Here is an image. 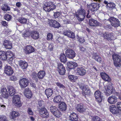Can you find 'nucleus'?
Segmentation results:
<instances>
[{"mask_svg": "<svg viewBox=\"0 0 121 121\" xmlns=\"http://www.w3.org/2000/svg\"><path fill=\"white\" fill-rule=\"evenodd\" d=\"M87 12V13L86 15V11L81 7L78 10L76 13V15L78 20L79 21H83L84 19L86 16L87 18H90L91 17L90 15H89V10H88Z\"/></svg>", "mask_w": 121, "mask_h": 121, "instance_id": "f257e3e1", "label": "nucleus"}, {"mask_svg": "<svg viewBox=\"0 0 121 121\" xmlns=\"http://www.w3.org/2000/svg\"><path fill=\"white\" fill-rule=\"evenodd\" d=\"M0 121H7V120L5 116H0Z\"/></svg>", "mask_w": 121, "mask_h": 121, "instance_id": "5fc2aeb1", "label": "nucleus"}, {"mask_svg": "<svg viewBox=\"0 0 121 121\" xmlns=\"http://www.w3.org/2000/svg\"><path fill=\"white\" fill-rule=\"evenodd\" d=\"M60 61L64 63H65L67 61V58L65 54L64 53L61 54L60 56Z\"/></svg>", "mask_w": 121, "mask_h": 121, "instance_id": "e433bc0d", "label": "nucleus"}, {"mask_svg": "<svg viewBox=\"0 0 121 121\" xmlns=\"http://www.w3.org/2000/svg\"><path fill=\"white\" fill-rule=\"evenodd\" d=\"M60 70H58L59 74L61 75H64L65 73V68H63Z\"/></svg>", "mask_w": 121, "mask_h": 121, "instance_id": "09e8293b", "label": "nucleus"}, {"mask_svg": "<svg viewBox=\"0 0 121 121\" xmlns=\"http://www.w3.org/2000/svg\"><path fill=\"white\" fill-rule=\"evenodd\" d=\"M77 70L78 74L81 76H84L86 74V71L82 67H78Z\"/></svg>", "mask_w": 121, "mask_h": 121, "instance_id": "dca6fc26", "label": "nucleus"}, {"mask_svg": "<svg viewBox=\"0 0 121 121\" xmlns=\"http://www.w3.org/2000/svg\"><path fill=\"white\" fill-rule=\"evenodd\" d=\"M45 74V73L44 71H40L38 72L37 74V76L39 79L43 78Z\"/></svg>", "mask_w": 121, "mask_h": 121, "instance_id": "f704fd0d", "label": "nucleus"}, {"mask_svg": "<svg viewBox=\"0 0 121 121\" xmlns=\"http://www.w3.org/2000/svg\"><path fill=\"white\" fill-rule=\"evenodd\" d=\"M69 79L71 81L73 82H75L78 79V77L77 76L72 75H70L69 76Z\"/></svg>", "mask_w": 121, "mask_h": 121, "instance_id": "ea45409f", "label": "nucleus"}, {"mask_svg": "<svg viewBox=\"0 0 121 121\" xmlns=\"http://www.w3.org/2000/svg\"><path fill=\"white\" fill-rule=\"evenodd\" d=\"M30 36H31V32L28 31L23 34V37H27Z\"/></svg>", "mask_w": 121, "mask_h": 121, "instance_id": "864d4df0", "label": "nucleus"}, {"mask_svg": "<svg viewBox=\"0 0 121 121\" xmlns=\"http://www.w3.org/2000/svg\"><path fill=\"white\" fill-rule=\"evenodd\" d=\"M114 90L113 86L109 85L107 87L106 91H105L106 95L108 96L112 93Z\"/></svg>", "mask_w": 121, "mask_h": 121, "instance_id": "412c9836", "label": "nucleus"}, {"mask_svg": "<svg viewBox=\"0 0 121 121\" xmlns=\"http://www.w3.org/2000/svg\"><path fill=\"white\" fill-rule=\"evenodd\" d=\"M13 102L14 104L17 107H20L22 105L20 98L18 95H15L13 96Z\"/></svg>", "mask_w": 121, "mask_h": 121, "instance_id": "423d86ee", "label": "nucleus"}, {"mask_svg": "<svg viewBox=\"0 0 121 121\" xmlns=\"http://www.w3.org/2000/svg\"><path fill=\"white\" fill-rule=\"evenodd\" d=\"M10 9V8L7 4H5L3 5L2 7V10L4 11L9 10Z\"/></svg>", "mask_w": 121, "mask_h": 121, "instance_id": "a19ab883", "label": "nucleus"}, {"mask_svg": "<svg viewBox=\"0 0 121 121\" xmlns=\"http://www.w3.org/2000/svg\"><path fill=\"white\" fill-rule=\"evenodd\" d=\"M55 8L56 6L53 3L50 2L45 3L43 7V9L48 12L53 11Z\"/></svg>", "mask_w": 121, "mask_h": 121, "instance_id": "7ed1b4c3", "label": "nucleus"}, {"mask_svg": "<svg viewBox=\"0 0 121 121\" xmlns=\"http://www.w3.org/2000/svg\"><path fill=\"white\" fill-rule=\"evenodd\" d=\"M76 108L78 111L80 113H83L85 111V109L84 108L83 105L82 104H80L77 105Z\"/></svg>", "mask_w": 121, "mask_h": 121, "instance_id": "c756f323", "label": "nucleus"}, {"mask_svg": "<svg viewBox=\"0 0 121 121\" xmlns=\"http://www.w3.org/2000/svg\"><path fill=\"white\" fill-rule=\"evenodd\" d=\"M12 17L9 14H6L4 16V19L7 21H9L10 20Z\"/></svg>", "mask_w": 121, "mask_h": 121, "instance_id": "49530a36", "label": "nucleus"}, {"mask_svg": "<svg viewBox=\"0 0 121 121\" xmlns=\"http://www.w3.org/2000/svg\"><path fill=\"white\" fill-rule=\"evenodd\" d=\"M58 109L56 107L53 105L51 106L50 107V111L53 114Z\"/></svg>", "mask_w": 121, "mask_h": 121, "instance_id": "79ce46f5", "label": "nucleus"}, {"mask_svg": "<svg viewBox=\"0 0 121 121\" xmlns=\"http://www.w3.org/2000/svg\"><path fill=\"white\" fill-rule=\"evenodd\" d=\"M93 121H100V118L98 116H95L93 117L92 118Z\"/></svg>", "mask_w": 121, "mask_h": 121, "instance_id": "603ef678", "label": "nucleus"}, {"mask_svg": "<svg viewBox=\"0 0 121 121\" xmlns=\"http://www.w3.org/2000/svg\"><path fill=\"white\" fill-rule=\"evenodd\" d=\"M27 20L23 17H22L19 19L18 21L22 24H26L27 22Z\"/></svg>", "mask_w": 121, "mask_h": 121, "instance_id": "37998d69", "label": "nucleus"}, {"mask_svg": "<svg viewBox=\"0 0 121 121\" xmlns=\"http://www.w3.org/2000/svg\"><path fill=\"white\" fill-rule=\"evenodd\" d=\"M93 58L95 59L99 63H101L102 61V59L96 53L93 54Z\"/></svg>", "mask_w": 121, "mask_h": 121, "instance_id": "c9c22d12", "label": "nucleus"}, {"mask_svg": "<svg viewBox=\"0 0 121 121\" xmlns=\"http://www.w3.org/2000/svg\"><path fill=\"white\" fill-rule=\"evenodd\" d=\"M112 56L115 65L117 67H119L121 64V57L116 54H113Z\"/></svg>", "mask_w": 121, "mask_h": 121, "instance_id": "20e7f679", "label": "nucleus"}, {"mask_svg": "<svg viewBox=\"0 0 121 121\" xmlns=\"http://www.w3.org/2000/svg\"><path fill=\"white\" fill-rule=\"evenodd\" d=\"M108 20L111 23V25L112 26L117 27L120 26V22L118 19L112 17H110Z\"/></svg>", "mask_w": 121, "mask_h": 121, "instance_id": "39448f33", "label": "nucleus"}, {"mask_svg": "<svg viewBox=\"0 0 121 121\" xmlns=\"http://www.w3.org/2000/svg\"><path fill=\"white\" fill-rule=\"evenodd\" d=\"M14 57V55L10 50L7 52L0 51V59L1 60L11 61Z\"/></svg>", "mask_w": 121, "mask_h": 121, "instance_id": "f03ea898", "label": "nucleus"}, {"mask_svg": "<svg viewBox=\"0 0 121 121\" xmlns=\"http://www.w3.org/2000/svg\"><path fill=\"white\" fill-rule=\"evenodd\" d=\"M100 5V3H92L88 5L87 7L92 12H94L98 10Z\"/></svg>", "mask_w": 121, "mask_h": 121, "instance_id": "0eeeda50", "label": "nucleus"}, {"mask_svg": "<svg viewBox=\"0 0 121 121\" xmlns=\"http://www.w3.org/2000/svg\"><path fill=\"white\" fill-rule=\"evenodd\" d=\"M80 49L82 52H84L85 50V49L82 46L80 47Z\"/></svg>", "mask_w": 121, "mask_h": 121, "instance_id": "69168bd1", "label": "nucleus"}, {"mask_svg": "<svg viewBox=\"0 0 121 121\" xmlns=\"http://www.w3.org/2000/svg\"><path fill=\"white\" fill-rule=\"evenodd\" d=\"M8 90L9 95L11 96L14 95L16 92V90L12 86L9 87Z\"/></svg>", "mask_w": 121, "mask_h": 121, "instance_id": "7c9ffc66", "label": "nucleus"}, {"mask_svg": "<svg viewBox=\"0 0 121 121\" xmlns=\"http://www.w3.org/2000/svg\"><path fill=\"white\" fill-rule=\"evenodd\" d=\"M1 24L4 26H6L7 25V23L5 21H3L2 22Z\"/></svg>", "mask_w": 121, "mask_h": 121, "instance_id": "338daca9", "label": "nucleus"}, {"mask_svg": "<svg viewBox=\"0 0 121 121\" xmlns=\"http://www.w3.org/2000/svg\"><path fill=\"white\" fill-rule=\"evenodd\" d=\"M1 94L2 96L4 98H7L8 95L6 89L5 88H2L1 90Z\"/></svg>", "mask_w": 121, "mask_h": 121, "instance_id": "c85d7f7f", "label": "nucleus"}, {"mask_svg": "<svg viewBox=\"0 0 121 121\" xmlns=\"http://www.w3.org/2000/svg\"><path fill=\"white\" fill-rule=\"evenodd\" d=\"M117 97L114 95H112L108 98V101L110 104H114L117 102Z\"/></svg>", "mask_w": 121, "mask_h": 121, "instance_id": "4468645a", "label": "nucleus"}, {"mask_svg": "<svg viewBox=\"0 0 121 121\" xmlns=\"http://www.w3.org/2000/svg\"><path fill=\"white\" fill-rule=\"evenodd\" d=\"M43 101H39L38 102V104L40 107L42 106Z\"/></svg>", "mask_w": 121, "mask_h": 121, "instance_id": "774afa93", "label": "nucleus"}, {"mask_svg": "<svg viewBox=\"0 0 121 121\" xmlns=\"http://www.w3.org/2000/svg\"><path fill=\"white\" fill-rule=\"evenodd\" d=\"M83 91L82 94L89 95H90L91 91L87 86H84L82 88Z\"/></svg>", "mask_w": 121, "mask_h": 121, "instance_id": "4be33fe9", "label": "nucleus"}, {"mask_svg": "<svg viewBox=\"0 0 121 121\" xmlns=\"http://www.w3.org/2000/svg\"><path fill=\"white\" fill-rule=\"evenodd\" d=\"M57 68H58V70H60L63 68H65V67L63 66V65L61 63L58 64Z\"/></svg>", "mask_w": 121, "mask_h": 121, "instance_id": "de8ad7c7", "label": "nucleus"}, {"mask_svg": "<svg viewBox=\"0 0 121 121\" xmlns=\"http://www.w3.org/2000/svg\"><path fill=\"white\" fill-rule=\"evenodd\" d=\"M109 109L110 112L113 114H117L119 110L115 105H112L110 107Z\"/></svg>", "mask_w": 121, "mask_h": 121, "instance_id": "2f4dec72", "label": "nucleus"}, {"mask_svg": "<svg viewBox=\"0 0 121 121\" xmlns=\"http://www.w3.org/2000/svg\"><path fill=\"white\" fill-rule=\"evenodd\" d=\"M45 92L48 98L53 94V91L52 89L49 88L46 90Z\"/></svg>", "mask_w": 121, "mask_h": 121, "instance_id": "72a5a7b5", "label": "nucleus"}, {"mask_svg": "<svg viewBox=\"0 0 121 121\" xmlns=\"http://www.w3.org/2000/svg\"><path fill=\"white\" fill-rule=\"evenodd\" d=\"M4 73L8 75H11L13 73V69L10 66L6 65L4 67Z\"/></svg>", "mask_w": 121, "mask_h": 121, "instance_id": "2eb2a0df", "label": "nucleus"}, {"mask_svg": "<svg viewBox=\"0 0 121 121\" xmlns=\"http://www.w3.org/2000/svg\"><path fill=\"white\" fill-rule=\"evenodd\" d=\"M117 107L118 109L121 111V102H117Z\"/></svg>", "mask_w": 121, "mask_h": 121, "instance_id": "4d7b16f0", "label": "nucleus"}, {"mask_svg": "<svg viewBox=\"0 0 121 121\" xmlns=\"http://www.w3.org/2000/svg\"><path fill=\"white\" fill-rule=\"evenodd\" d=\"M24 93L25 95L28 99H30L32 96V93L28 88H27L25 89Z\"/></svg>", "mask_w": 121, "mask_h": 121, "instance_id": "f3484780", "label": "nucleus"}, {"mask_svg": "<svg viewBox=\"0 0 121 121\" xmlns=\"http://www.w3.org/2000/svg\"><path fill=\"white\" fill-rule=\"evenodd\" d=\"M67 67L69 69H72L77 67V63L74 62H70L67 63Z\"/></svg>", "mask_w": 121, "mask_h": 121, "instance_id": "cd10ccee", "label": "nucleus"}, {"mask_svg": "<svg viewBox=\"0 0 121 121\" xmlns=\"http://www.w3.org/2000/svg\"><path fill=\"white\" fill-rule=\"evenodd\" d=\"M103 37L107 40H111L113 38V34L112 33L105 32L103 33Z\"/></svg>", "mask_w": 121, "mask_h": 121, "instance_id": "f8f14e48", "label": "nucleus"}, {"mask_svg": "<svg viewBox=\"0 0 121 121\" xmlns=\"http://www.w3.org/2000/svg\"><path fill=\"white\" fill-rule=\"evenodd\" d=\"M4 47L6 49H10L12 47V44L10 41L5 40L3 43Z\"/></svg>", "mask_w": 121, "mask_h": 121, "instance_id": "6ab92c4d", "label": "nucleus"}, {"mask_svg": "<svg viewBox=\"0 0 121 121\" xmlns=\"http://www.w3.org/2000/svg\"><path fill=\"white\" fill-rule=\"evenodd\" d=\"M18 62L19 66L22 69H26L28 66L27 63L25 61L20 60Z\"/></svg>", "mask_w": 121, "mask_h": 121, "instance_id": "bb28decb", "label": "nucleus"}, {"mask_svg": "<svg viewBox=\"0 0 121 121\" xmlns=\"http://www.w3.org/2000/svg\"><path fill=\"white\" fill-rule=\"evenodd\" d=\"M39 113L40 116L43 118H46L49 116V114L47 109L43 108L39 110Z\"/></svg>", "mask_w": 121, "mask_h": 121, "instance_id": "1a4fd4ad", "label": "nucleus"}, {"mask_svg": "<svg viewBox=\"0 0 121 121\" xmlns=\"http://www.w3.org/2000/svg\"><path fill=\"white\" fill-rule=\"evenodd\" d=\"M94 96L96 101L98 103H100L102 102L103 97L101 95V92L100 91H96L94 93Z\"/></svg>", "mask_w": 121, "mask_h": 121, "instance_id": "9b49d317", "label": "nucleus"}, {"mask_svg": "<svg viewBox=\"0 0 121 121\" xmlns=\"http://www.w3.org/2000/svg\"><path fill=\"white\" fill-rule=\"evenodd\" d=\"M60 14V12H57L54 13V16L55 18H56L58 17Z\"/></svg>", "mask_w": 121, "mask_h": 121, "instance_id": "6e6d98bb", "label": "nucleus"}, {"mask_svg": "<svg viewBox=\"0 0 121 121\" xmlns=\"http://www.w3.org/2000/svg\"><path fill=\"white\" fill-rule=\"evenodd\" d=\"M54 46L52 43H51L49 44L48 47V49L50 51H52L53 50Z\"/></svg>", "mask_w": 121, "mask_h": 121, "instance_id": "13d9d810", "label": "nucleus"}, {"mask_svg": "<svg viewBox=\"0 0 121 121\" xmlns=\"http://www.w3.org/2000/svg\"><path fill=\"white\" fill-rule=\"evenodd\" d=\"M100 75L102 78L104 80L108 82L110 81L111 78L106 73L102 72L100 73Z\"/></svg>", "mask_w": 121, "mask_h": 121, "instance_id": "a211bd4d", "label": "nucleus"}, {"mask_svg": "<svg viewBox=\"0 0 121 121\" xmlns=\"http://www.w3.org/2000/svg\"><path fill=\"white\" fill-rule=\"evenodd\" d=\"M25 50L26 53L27 54L33 52L35 50L34 48L30 45L26 46Z\"/></svg>", "mask_w": 121, "mask_h": 121, "instance_id": "a878e982", "label": "nucleus"}, {"mask_svg": "<svg viewBox=\"0 0 121 121\" xmlns=\"http://www.w3.org/2000/svg\"><path fill=\"white\" fill-rule=\"evenodd\" d=\"M29 82V80L26 78H23L21 79L19 81V84L21 87L22 88H24L27 86Z\"/></svg>", "mask_w": 121, "mask_h": 121, "instance_id": "9d476101", "label": "nucleus"}, {"mask_svg": "<svg viewBox=\"0 0 121 121\" xmlns=\"http://www.w3.org/2000/svg\"><path fill=\"white\" fill-rule=\"evenodd\" d=\"M53 115L56 117H59L61 116L62 114L61 112L58 109L55 112H54Z\"/></svg>", "mask_w": 121, "mask_h": 121, "instance_id": "a18cd8bd", "label": "nucleus"}, {"mask_svg": "<svg viewBox=\"0 0 121 121\" xmlns=\"http://www.w3.org/2000/svg\"><path fill=\"white\" fill-rule=\"evenodd\" d=\"M89 24L91 26H96L99 25V23L94 19H90L89 20Z\"/></svg>", "mask_w": 121, "mask_h": 121, "instance_id": "b1692460", "label": "nucleus"}, {"mask_svg": "<svg viewBox=\"0 0 121 121\" xmlns=\"http://www.w3.org/2000/svg\"><path fill=\"white\" fill-rule=\"evenodd\" d=\"M53 38V35L52 33H49L47 35V39L48 40H51Z\"/></svg>", "mask_w": 121, "mask_h": 121, "instance_id": "8fccbe9b", "label": "nucleus"}, {"mask_svg": "<svg viewBox=\"0 0 121 121\" xmlns=\"http://www.w3.org/2000/svg\"><path fill=\"white\" fill-rule=\"evenodd\" d=\"M22 5L21 3L19 2H17L16 4V5L18 8H20Z\"/></svg>", "mask_w": 121, "mask_h": 121, "instance_id": "e2e57ef3", "label": "nucleus"}, {"mask_svg": "<svg viewBox=\"0 0 121 121\" xmlns=\"http://www.w3.org/2000/svg\"><path fill=\"white\" fill-rule=\"evenodd\" d=\"M59 108L60 111H64L66 109L67 105L65 103L61 102L59 105Z\"/></svg>", "mask_w": 121, "mask_h": 121, "instance_id": "473e14b6", "label": "nucleus"}, {"mask_svg": "<svg viewBox=\"0 0 121 121\" xmlns=\"http://www.w3.org/2000/svg\"><path fill=\"white\" fill-rule=\"evenodd\" d=\"M78 40L80 42L82 43L84 42L85 41L83 38H79Z\"/></svg>", "mask_w": 121, "mask_h": 121, "instance_id": "0e129e2a", "label": "nucleus"}, {"mask_svg": "<svg viewBox=\"0 0 121 121\" xmlns=\"http://www.w3.org/2000/svg\"><path fill=\"white\" fill-rule=\"evenodd\" d=\"M64 35L73 39L75 38V36L74 33L70 31H67L63 33Z\"/></svg>", "mask_w": 121, "mask_h": 121, "instance_id": "5701e85b", "label": "nucleus"}, {"mask_svg": "<svg viewBox=\"0 0 121 121\" xmlns=\"http://www.w3.org/2000/svg\"><path fill=\"white\" fill-rule=\"evenodd\" d=\"M61 96L58 95L55 97L53 99V101L56 103H58L61 102Z\"/></svg>", "mask_w": 121, "mask_h": 121, "instance_id": "58836bf2", "label": "nucleus"}, {"mask_svg": "<svg viewBox=\"0 0 121 121\" xmlns=\"http://www.w3.org/2000/svg\"><path fill=\"white\" fill-rule=\"evenodd\" d=\"M32 78L34 79L37 78V73L35 72H33L32 73Z\"/></svg>", "mask_w": 121, "mask_h": 121, "instance_id": "052dcab7", "label": "nucleus"}, {"mask_svg": "<svg viewBox=\"0 0 121 121\" xmlns=\"http://www.w3.org/2000/svg\"><path fill=\"white\" fill-rule=\"evenodd\" d=\"M49 24L50 26L54 28H58L60 26L59 23L55 20H51L49 22Z\"/></svg>", "mask_w": 121, "mask_h": 121, "instance_id": "ddd939ff", "label": "nucleus"}, {"mask_svg": "<svg viewBox=\"0 0 121 121\" xmlns=\"http://www.w3.org/2000/svg\"><path fill=\"white\" fill-rule=\"evenodd\" d=\"M69 120L71 121H78L77 114L75 113H71L69 116Z\"/></svg>", "mask_w": 121, "mask_h": 121, "instance_id": "393cba45", "label": "nucleus"}, {"mask_svg": "<svg viewBox=\"0 0 121 121\" xmlns=\"http://www.w3.org/2000/svg\"><path fill=\"white\" fill-rule=\"evenodd\" d=\"M10 80L11 81H15L17 80V78L15 76H11L10 78Z\"/></svg>", "mask_w": 121, "mask_h": 121, "instance_id": "bf43d9fd", "label": "nucleus"}, {"mask_svg": "<svg viewBox=\"0 0 121 121\" xmlns=\"http://www.w3.org/2000/svg\"><path fill=\"white\" fill-rule=\"evenodd\" d=\"M56 85L59 87L60 88H62L63 89H64L65 88V87L62 84L59 82H56Z\"/></svg>", "mask_w": 121, "mask_h": 121, "instance_id": "3c124183", "label": "nucleus"}, {"mask_svg": "<svg viewBox=\"0 0 121 121\" xmlns=\"http://www.w3.org/2000/svg\"><path fill=\"white\" fill-rule=\"evenodd\" d=\"M11 118L12 119H14L19 115V113L14 111L12 112L11 113Z\"/></svg>", "mask_w": 121, "mask_h": 121, "instance_id": "4c0bfd02", "label": "nucleus"}, {"mask_svg": "<svg viewBox=\"0 0 121 121\" xmlns=\"http://www.w3.org/2000/svg\"><path fill=\"white\" fill-rule=\"evenodd\" d=\"M28 112L30 115H32L33 113L31 109L30 108H29L28 109Z\"/></svg>", "mask_w": 121, "mask_h": 121, "instance_id": "680f3d73", "label": "nucleus"}, {"mask_svg": "<svg viewBox=\"0 0 121 121\" xmlns=\"http://www.w3.org/2000/svg\"><path fill=\"white\" fill-rule=\"evenodd\" d=\"M31 37L34 39H37L39 37V32L35 30L31 31Z\"/></svg>", "mask_w": 121, "mask_h": 121, "instance_id": "aec40b11", "label": "nucleus"}, {"mask_svg": "<svg viewBox=\"0 0 121 121\" xmlns=\"http://www.w3.org/2000/svg\"><path fill=\"white\" fill-rule=\"evenodd\" d=\"M109 9H111L115 8V5L113 3H109L107 5Z\"/></svg>", "mask_w": 121, "mask_h": 121, "instance_id": "c03bdc74", "label": "nucleus"}, {"mask_svg": "<svg viewBox=\"0 0 121 121\" xmlns=\"http://www.w3.org/2000/svg\"><path fill=\"white\" fill-rule=\"evenodd\" d=\"M65 53L67 57L70 59H73L76 56L74 51L70 48L66 50Z\"/></svg>", "mask_w": 121, "mask_h": 121, "instance_id": "6e6552de", "label": "nucleus"}]
</instances>
